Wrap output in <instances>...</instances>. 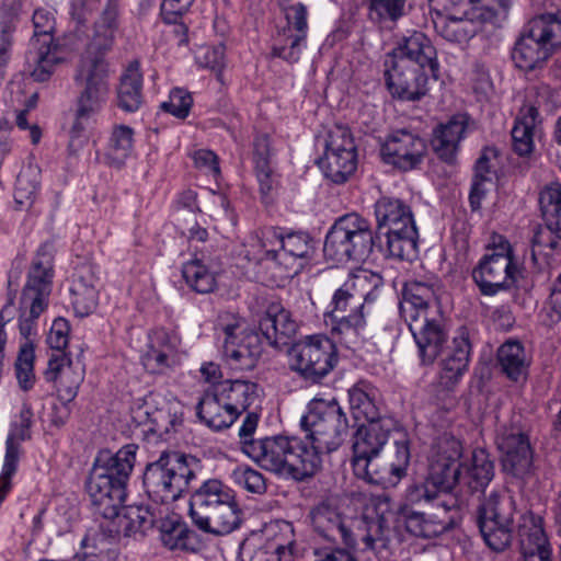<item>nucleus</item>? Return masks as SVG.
Wrapping results in <instances>:
<instances>
[{"label": "nucleus", "mask_w": 561, "mask_h": 561, "mask_svg": "<svg viewBox=\"0 0 561 561\" xmlns=\"http://www.w3.org/2000/svg\"><path fill=\"white\" fill-rule=\"evenodd\" d=\"M231 478L237 485L250 493L263 494L266 491L263 474L249 466H238L232 471Z\"/></svg>", "instance_id": "60"}, {"label": "nucleus", "mask_w": 561, "mask_h": 561, "mask_svg": "<svg viewBox=\"0 0 561 561\" xmlns=\"http://www.w3.org/2000/svg\"><path fill=\"white\" fill-rule=\"evenodd\" d=\"M510 2H492L486 5L483 2H453V11L446 15L447 24L442 30V35L449 42L463 43L476 35V24L490 23L500 25L507 18Z\"/></svg>", "instance_id": "14"}, {"label": "nucleus", "mask_w": 561, "mask_h": 561, "mask_svg": "<svg viewBox=\"0 0 561 561\" xmlns=\"http://www.w3.org/2000/svg\"><path fill=\"white\" fill-rule=\"evenodd\" d=\"M283 240L284 228L282 227L270 226L262 230L260 242L262 249L265 251V257L275 261L279 265Z\"/></svg>", "instance_id": "62"}, {"label": "nucleus", "mask_w": 561, "mask_h": 561, "mask_svg": "<svg viewBox=\"0 0 561 561\" xmlns=\"http://www.w3.org/2000/svg\"><path fill=\"white\" fill-rule=\"evenodd\" d=\"M461 455L462 446L459 440L450 438L439 443L427 472L432 480L440 484V488L446 489L449 493L455 492L456 497H458L461 473V463H459Z\"/></svg>", "instance_id": "27"}, {"label": "nucleus", "mask_w": 561, "mask_h": 561, "mask_svg": "<svg viewBox=\"0 0 561 561\" xmlns=\"http://www.w3.org/2000/svg\"><path fill=\"white\" fill-rule=\"evenodd\" d=\"M34 35L30 41L26 60L31 67L32 78L37 82L47 81L54 72L55 65L61 62L60 45L55 42L56 19L48 8L36 9L32 16Z\"/></svg>", "instance_id": "13"}, {"label": "nucleus", "mask_w": 561, "mask_h": 561, "mask_svg": "<svg viewBox=\"0 0 561 561\" xmlns=\"http://www.w3.org/2000/svg\"><path fill=\"white\" fill-rule=\"evenodd\" d=\"M307 37L295 33L287 32L283 35L279 32L278 38L272 46V57L279 58L290 65L299 61L302 50L307 47Z\"/></svg>", "instance_id": "49"}, {"label": "nucleus", "mask_w": 561, "mask_h": 561, "mask_svg": "<svg viewBox=\"0 0 561 561\" xmlns=\"http://www.w3.org/2000/svg\"><path fill=\"white\" fill-rule=\"evenodd\" d=\"M83 378V370L73 366L71 369H66L64 375L53 382L62 403H70L76 399Z\"/></svg>", "instance_id": "58"}, {"label": "nucleus", "mask_w": 561, "mask_h": 561, "mask_svg": "<svg viewBox=\"0 0 561 561\" xmlns=\"http://www.w3.org/2000/svg\"><path fill=\"white\" fill-rule=\"evenodd\" d=\"M351 286L366 290L364 294V301H374L377 298V291L383 286V278L379 273L362 270L354 275V280Z\"/></svg>", "instance_id": "63"}, {"label": "nucleus", "mask_w": 561, "mask_h": 561, "mask_svg": "<svg viewBox=\"0 0 561 561\" xmlns=\"http://www.w3.org/2000/svg\"><path fill=\"white\" fill-rule=\"evenodd\" d=\"M225 404L237 414V419L257 399V383L245 380H225L215 386Z\"/></svg>", "instance_id": "41"}, {"label": "nucleus", "mask_w": 561, "mask_h": 561, "mask_svg": "<svg viewBox=\"0 0 561 561\" xmlns=\"http://www.w3.org/2000/svg\"><path fill=\"white\" fill-rule=\"evenodd\" d=\"M259 330L267 346L283 351L291 345L289 342L296 334L297 322L280 302H271L259 320Z\"/></svg>", "instance_id": "29"}, {"label": "nucleus", "mask_w": 561, "mask_h": 561, "mask_svg": "<svg viewBox=\"0 0 561 561\" xmlns=\"http://www.w3.org/2000/svg\"><path fill=\"white\" fill-rule=\"evenodd\" d=\"M300 427L325 453L335 451L346 439L350 424L337 401H319L309 405L300 419Z\"/></svg>", "instance_id": "12"}, {"label": "nucleus", "mask_w": 561, "mask_h": 561, "mask_svg": "<svg viewBox=\"0 0 561 561\" xmlns=\"http://www.w3.org/2000/svg\"><path fill=\"white\" fill-rule=\"evenodd\" d=\"M378 250L387 259L412 261L417 256L419 230L411 206L403 199L382 196L374 205Z\"/></svg>", "instance_id": "3"}, {"label": "nucleus", "mask_w": 561, "mask_h": 561, "mask_svg": "<svg viewBox=\"0 0 561 561\" xmlns=\"http://www.w3.org/2000/svg\"><path fill=\"white\" fill-rule=\"evenodd\" d=\"M141 359L150 373L165 374L178 364L175 339L163 329L153 331Z\"/></svg>", "instance_id": "36"}, {"label": "nucleus", "mask_w": 561, "mask_h": 561, "mask_svg": "<svg viewBox=\"0 0 561 561\" xmlns=\"http://www.w3.org/2000/svg\"><path fill=\"white\" fill-rule=\"evenodd\" d=\"M405 2H368V18L381 27H391L403 14Z\"/></svg>", "instance_id": "55"}, {"label": "nucleus", "mask_w": 561, "mask_h": 561, "mask_svg": "<svg viewBox=\"0 0 561 561\" xmlns=\"http://www.w3.org/2000/svg\"><path fill=\"white\" fill-rule=\"evenodd\" d=\"M471 355L469 331L461 327L453 339V345L447 356L440 362L439 381L451 389L468 369Z\"/></svg>", "instance_id": "34"}, {"label": "nucleus", "mask_w": 561, "mask_h": 561, "mask_svg": "<svg viewBox=\"0 0 561 561\" xmlns=\"http://www.w3.org/2000/svg\"><path fill=\"white\" fill-rule=\"evenodd\" d=\"M161 540L170 550L196 552L203 547L199 535L185 523H170L163 525Z\"/></svg>", "instance_id": "47"}, {"label": "nucleus", "mask_w": 561, "mask_h": 561, "mask_svg": "<svg viewBox=\"0 0 561 561\" xmlns=\"http://www.w3.org/2000/svg\"><path fill=\"white\" fill-rule=\"evenodd\" d=\"M134 148V129L127 125H115L112 129L105 159L114 168H122L130 157Z\"/></svg>", "instance_id": "46"}, {"label": "nucleus", "mask_w": 561, "mask_h": 561, "mask_svg": "<svg viewBox=\"0 0 561 561\" xmlns=\"http://www.w3.org/2000/svg\"><path fill=\"white\" fill-rule=\"evenodd\" d=\"M201 460L176 450H163L142 473L147 495L156 503H172L191 488L201 470Z\"/></svg>", "instance_id": "4"}, {"label": "nucleus", "mask_w": 561, "mask_h": 561, "mask_svg": "<svg viewBox=\"0 0 561 561\" xmlns=\"http://www.w3.org/2000/svg\"><path fill=\"white\" fill-rule=\"evenodd\" d=\"M161 413L164 411H157L153 419L150 417V413L142 405L131 408V419L137 425H146L149 423L147 432H152L159 436L170 434L169 422L161 421Z\"/></svg>", "instance_id": "64"}, {"label": "nucleus", "mask_w": 561, "mask_h": 561, "mask_svg": "<svg viewBox=\"0 0 561 561\" xmlns=\"http://www.w3.org/2000/svg\"><path fill=\"white\" fill-rule=\"evenodd\" d=\"M188 515L199 530L214 536L229 535L242 524L236 492L219 479H207L191 493Z\"/></svg>", "instance_id": "2"}, {"label": "nucleus", "mask_w": 561, "mask_h": 561, "mask_svg": "<svg viewBox=\"0 0 561 561\" xmlns=\"http://www.w3.org/2000/svg\"><path fill=\"white\" fill-rule=\"evenodd\" d=\"M517 537L524 561H552V546L542 516L524 513L518 522Z\"/></svg>", "instance_id": "25"}, {"label": "nucleus", "mask_w": 561, "mask_h": 561, "mask_svg": "<svg viewBox=\"0 0 561 561\" xmlns=\"http://www.w3.org/2000/svg\"><path fill=\"white\" fill-rule=\"evenodd\" d=\"M286 352L289 369L310 383H320L339 362L336 345L325 334L302 336Z\"/></svg>", "instance_id": "8"}, {"label": "nucleus", "mask_w": 561, "mask_h": 561, "mask_svg": "<svg viewBox=\"0 0 561 561\" xmlns=\"http://www.w3.org/2000/svg\"><path fill=\"white\" fill-rule=\"evenodd\" d=\"M222 356L230 368L236 370H251L256 366L247 347L239 341L224 342Z\"/></svg>", "instance_id": "59"}, {"label": "nucleus", "mask_w": 561, "mask_h": 561, "mask_svg": "<svg viewBox=\"0 0 561 561\" xmlns=\"http://www.w3.org/2000/svg\"><path fill=\"white\" fill-rule=\"evenodd\" d=\"M311 525L317 534L325 540L355 548L359 534L354 531L356 524L366 525V534L360 535L365 548L374 549L377 541H383L388 530L387 517L382 513L377 519H353L342 515L339 508L323 501L311 508L309 513Z\"/></svg>", "instance_id": "6"}, {"label": "nucleus", "mask_w": 561, "mask_h": 561, "mask_svg": "<svg viewBox=\"0 0 561 561\" xmlns=\"http://www.w3.org/2000/svg\"><path fill=\"white\" fill-rule=\"evenodd\" d=\"M519 273L516 261L504 256L483 255L472 270V279L483 296H495L500 291L510 290L517 283Z\"/></svg>", "instance_id": "19"}, {"label": "nucleus", "mask_w": 561, "mask_h": 561, "mask_svg": "<svg viewBox=\"0 0 561 561\" xmlns=\"http://www.w3.org/2000/svg\"><path fill=\"white\" fill-rule=\"evenodd\" d=\"M138 446L127 444L115 454L99 451L87 482V492L95 516L111 518L126 497V486L133 472Z\"/></svg>", "instance_id": "1"}, {"label": "nucleus", "mask_w": 561, "mask_h": 561, "mask_svg": "<svg viewBox=\"0 0 561 561\" xmlns=\"http://www.w3.org/2000/svg\"><path fill=\"white\" fill-rule=\"evenodd\" d=\"M393 423L373 422L362 424L353 435V471L367 474L369 460L377 458L388 442L390 428Z\"/></svg>", "instance_id": "26"}, {"label": "nucleus", "mask_w": 561, "mask_h": 561, "mask_svg": "<svg viewBox=\"0 0 561 561\" xmlns=\"http://www.w3.org/2000/svg\"><path fill=\"white\" fill-rule=\"evenodd\" d=\"M121 505L117 507V514L110 519L115 520L117 531L124 533L125 536L145 534L152 528L154 524V515L148 506L127 505L119 512Z\"/></svg>", "instance_id": "44"}, {"label": "nucleus", "mask_w": 561, "mask_h": 561, "mask_svg": "<svg viewBox=\"0 0 561 561\" xmlns=\"http://www.w3.org/2000/svg\"><path fill=\"white\" fill-rule=\"evenodd\" d=\"M319 167L324 175L336 184H342L357 168V152L351 130L342 125L334 126L325 140L324 157Z\"/></svg>", "instance_id": "15"}, {"label": "nucleus", "mask_w": 561, "mask_h": 561, "mask_svg": "<svg viewBox=\"0 0 561 561\" xmlns=\"http://www.w3.org/2000/svg\"><path fill=\"white\" fill-rule=\"evenodd\" d=\"M35 346L32 342H23L20 346L15 363L14 375L19 388L23 392L31 391L36 382L34 370Z\"/></svg>", "instance_id": "48"}, {"label": "nucleus", "mask_w": 561, "mask_h": 561, "mask_svg": "<svg viewBox=\"0 0 561 561\" xmlns=\"http://www.w3.org/2000/svg\"><path fill=\"white\" fill-rule=\"evenodd\" d=\"M378 242L370 221L358 213L337 217L325 234L324 256L340 264L365 262Z\"/></svg>", "instance_id": "5"}, {"label": "nucleus", "mask_w": 561, "mask_h": 561, "mask_svg": "<svg viewBox=\"0 0 561 561\" xmlns=\"http://www.w3.org/2000/svg\"><path fill=\"white\" fill-rule=\"evenodd\" d=\"M501 371L512 381L525 380L528 375L529 359L525 347L518 340L505 341L496 352Z\"/></svg>", "instance_id": "40"}, {"label": "nucleus", "mask_w": 561, "mask_h": 561, "mask_svg": "<svg viewBox=\"0 0 561 561\" xmlns=\"http://www.w3.org/2000/svg\"><path fill=\"white\" fill-rule=\"evenodd\" d=\"M561 48V15L543 13L533 18L512 51L516 67L524 71L541 68Z\"/></svg>", "instance_id": "7"}, {"label": "nucleus", "mask_w": 561, "mask_h": 561, "mask_svg": "<svg viewBox=\"0 0 561 561\" xmlns=\"http://www.w3.org/2000/svg\"><path fill=\"white\" fill-rule=\"evenodd\" d=\"M386 88L390 95L401 102L421 101L430 91L431 81L439 77H432L430 70L412 67L385 59L383 62Z\"/></svg>", "instance_id": "17"}, {"label": "nucleus", "mask_w": 561, "mask_h": 561, "mask_svg": "<svg viewBox=\"0 0 561 561\" xmlns=\"http://www.w3.org/2000/svg\"><path fill=\"white\" fill-rule=\"evenodd\" d=\"M515 512V499L507 490L492 491L478 505L476 524L491 550L502 552L512 543Z\"/></svg>", "instance_id": "9"}, {"label": "nucleus", "mask_w": 561, "mask_h": 561, "mask_svg": "<svg viewBox=\"0 0 561 561\" xmlns=\"http://www.w3.org/2000/svg\"><path fill=\"white\" fill-rule=\"evenodd\" d=\"M554 93L549 85L537 88L535 104L522 108L511 130L512 149L519 157H529L535 150V126L539 116V108H552Z\"/></svg>", "instance_id": "20"}, {"label": "nucleus", "mask_w": 561, "mask_h": 561, "mask_svg": "<svg viewBox=\"0 0 561 561\" xmlns=\"http://www.w3.org/2000/svg\"><path fill=\"white\" fill-rule=\"evenodd\" d=\"M314 248V240L309 232L284 228L280 265L285 267L287 276L299 273L304 265L301 261L311 259Z\"/></svg>", "instance_id": "37"}, {"label": "nucleus", "mask_w": 561, "mask_h": 561, "mask_svg": "<svg viewBox=\"0 0 561 561\" xmlns=\"http://www.w3.org/2000/svg\"><path fill=\"white\" fill-rule=\"evenodd\" d=\"M260 415L248 412L239 428L241 451L262 469L286 479L289 436L274 435L254 438Z\"/></svg>", "instance_id": "10"}, {"label": "nucleus", "mask_w": 561, "mask_h": 561, "mask_svg": "<svg viewBox=\"0 0 561 561\" xmlns=\"http://www.w3.org/2000/svg\"><path fill=\"white\" fill-rule=\"evenodd\" d=\"M419 482L423 489L424 495L426 496V503H433L437 508H442L446 514L458 511V497L450 495L446 489L440 488V484L435 480H432L428 474Z\"/></svg>", "instance_id": "52"}, {"label": "nucleus", "mask_w": 561, "mask_h": 561, "mask_svg": "<svg viewBox=\"0 0 561 561\" xmlns=\"http://www.w3.org/2000/svg\"><path fill=\"white\" fill-rule=\"evenodd\" d=\"M425 153V140L417 133L407 128L396 129L389 134L380 149L382 160L402 172L416 169Z\"/></svg>", "instance_id": "18"}, {"label": "nucleus", "mask_w": 561, "mask_h": 561, "mask_svg": "<svg viewBox=\"0 0 561 561\" xmlns=\"http://www.w3.org/2000/svg\"><path fill=\"white\" fill-rule=\"evenodd\" d=\"M438 289L436 277H430L426 280H408L403 286V301L400 305L404 320L431 314Z\"/></svg>", "instance_id": "32"}, {"label": "nucleus", "mask_w": 561, "mask_h": 561, "mask_svg": "<svg viewBox=\"0 0 561 561\" xmlns=\"http://www.w3.org/2000/svg\"><path fill=\"white\" fill-rule=\"evenodd\" d=\"M350 409L355 420L368 423H393V420L382 414V404L378 400V390L368 381L359 380L348 391Z\"/></svg>", "instance_id": "35"}, {"label": "nucleus", "mask_w": 561, "mask_h": 561, "mask_svg": "<svg viewBox=\"0 0 561 561\" xmlns=\"http://www.w3.org/2000/svg\"><path fill=\"white\" fill-rule=\"evenodd\" d=\"M408 533L420 538H435L451 528L454 516L438 518L413 510L402 512Z\"/></svg>", "instance_id": "43"}, {"label": "nucleus", "mask_w": 561, "mask_h": 561, "mask_svg": "<svg viewBox=\"0 0 561 561\" xmlns=\"http://www.w3.org/2000/svg\"><path fill=\"white\" fill-rule=\"evenodd\" d=\"M280 9L286 20L283 35L290 32L308 36V8L302 2H284Z\"/></svg>", "instance_id": "54"}, {"label": "nucleus", "mask_w": 561, "mask_h": 561, "mask_svg": "<svg viewBox=\"0 0 561 561\" xmlns=\"http://www.w3.org/2000/svg\"><path fill=\"white\" fill-rule=\"evenodd\" d=\"M385 59L420 67L430 70L432 77H439L437 51L423 32L414 31L409 36H403L397 46L386 54Z\"/></svg>", "instance_id": "21"}, {"label": "nucleus", "mask_w": 561, "mask_h": 561, "mask_svg": "<svg viewBox=\"0 0 561 561\" xmlns=\"http://www.w3.org/2000/svg\"><path fill=\"white\" fill-rule=\"evenodd\" d=\"M419 350L422 365H432L442 353L447 333L431 314L405 320Z\"/></svg>", "instance_id": "30"}, {"label": "nucleus", "mask_w": 561, "mask_h": 561, "mask_svg": "<svg viewBox=\"0 0 561 561\" xmlns=\"http://www.w3.org/2000/svg\"><path fill=\"white\" fill-rule=\"evenodd\" d=\"M185 284L197 294H209L217 288V273L203 259L194 257L182 265Z\"/></svg>", "instance_id": "45"}, {"label": "nucleus", "mask_w": 561, "mask_h": 561, "mask_svg": "<svg viewBox=\"0 0 561 561\" xmlns=\"http://www.w3.org/2000/svg\"><path fill=\"white\" fill-rule=\"evenodd\" d=\"M494 478V462L483 448L472 451L468 462L461 463L459 480V506L468 502V497L482 494Z\"/></svg>", "instance_id": "28"}, {"label": "nucleus", "mask_w": 561, "mask_h": 561, "mask_svg": "<svg viewBox=\"0 0 561 561\" xmlns=\"http://www.w3.org/2000/svg\"><path fill=\"white\" fill-rule=\"evenodd\" d=\"M107 78L108 72L100 65L90 61L78 65L75 81L81 90L70 129L69 147L75 146L76 139L81 137L91 118L102 110L110 91Z\"/></svg>", "instance_id": "11"}, {"label": "nucleus", "mask_w": 561, "mask_h": 561, "mask_svg": "<svg viewBox=\"0 0 561 561\" xmlns=\"http://www.w3.org/2000/svg\"><path fill=\"white\" fill-rule=\"evenodd\" d=\"M288 446L286 479L304 482L321 470L324 450L307 433L304 437L289 436Z\"/></svg>", "instance_id": "24"}, {"label": "nucleus", "mask_w": 561, "mask_h": 561, "mask_svg": "<svg viewBox=\"0 0 561 561\" xmlns=\"http://www.w3.org/2000/svg\"><path fill=\"white\" fill-rule=\"evenodd\" d=\"M470 123L471 117L468 113H457L434 128L431 142L440 160L449 164L456 162L459 145L466 137Z\"/></svg>", "instance_id": "31"}, {"label": "nucleus", "mask_w": 561, "mask_h": 561, "mask_svg": "<svg viewBox=\"0 0 561 561\" xmlns=\"http://www.w3.org/2000/svg\"><path fill=\"white\" fill-rule=\"evenodd\" d=\"M144 78L138 60L129 62L121 76L117 88V106L126 113L137 112L144 104Z\"/></svg>", "instance_id": "39"}, {"label": "nucleus", "mask_w": 561, "mask_h": 561, "mask_svg": "<svg viewBox=\"0 0 561 561\" xmlns=\"http://www.w3.org/2000/svg\"><path fill=\"white\" fill-rule=\"evenodd\" d=\"M192 106L191 93L184 89L174 88L169 94V100L162 102L160 108L179 119H185L190 115Z\"/></svg>", "instance_id": "61"}, {"label": "nucleus", "mask_w": 561, "mask_h": 561, "mask_svg": "<svg viewBox=\"0 0 561 561\" xmlns=\"http://www.w3.org/2000/svg\"><path fill=\"white\" fill-rule=\"evenodd\" d=\"M330 333L345 344L354 343L367 325L365 306L324 320Z\"/></svg>", "instance_id": "42"}, {"label": "nucleus", "mask_w": 561, "mask_h": 561, "mask_svg": "<svg viewBox=\"0 0 561 561\" xmlns=\"http://www.w3.org/2000/svg\"><path fill=\"white\" fill-rule=\"evenodd\" d=\"M298 556L299 551L294 540L285 543L272 541L256 549L249 561H295Z\"/></svg>", "instance_id": "53"}, {"label": "nucleus", "mask_w": 561, "mask_h": 561, "mask_svg": "<svg viewBox=\"0 0 561 561\" xmlns=\"http://www.w3.org/2000/svg\"><path fill=\"white\" fill-rule=\"evenodd\" d=\"M496 444L503 455V470L507 474L524 479L530 473L534 453L529 436L519 422L502 425L497 431Z\"/></svg>", "instance_id": "16"}, {"label": "nucleus", "mask_w": 561, "mask_h": 561, "mask_svg": "<svg viewBox=\"0 0 561 561\" xmlns=\"http://www.w3.org/2000/svg\"><path fill=\"white\" fill-rule=\"evenodd\" d=\"M351 283H344L332 295L331 301L324 312V320L336 318L341 313L348 312L353 307L365 306V301L357 299L352 293Z\"/></svg>", "instance_id": "56"}, {"label": "nucleus", "mask_w": 561, "mask_h": 561, "mask_svg": "<svg viewBox=\"0 0 561 561\" xmlns=\"http://www.w3.org/2000/svg\"><path fill=\"white\" fill-rule=\"evenodd\" d=\"M115 36L111 31L95 30L94 36L88 44L84 54L82 55L79 65L88 61L102 66L103 70L108 72V65L105 60V55L111 50L114 44Z\"/></svg>", "instance_id": "51"}, {"label": "nucleus", "mask_w": 561, "mask_h": 561, "mask_svg": "<svg viewBox=\"0 0 561 561\" xmlns=\"http://www.w3.org/2000/svg\"><path fill=\"white\" fill-rule=\"evenodd\" d=\"M366 470L367 474H362L359 471H354V474L370 484L380 485L382 488L396 486L402 480L400 474H396V472H393L390 462L380 467L376 458L369 460V465Z\"/></svg>", "instance_id": "57"}, {"label": "nucleus", "mask_w": 561, "mask_h": 561, "mask_svg": "<svg viewBox=\"0 0 561 561\" xmlns=\"http://www.w3.org/2000/svg\"><path fill=\"white\" fill-rule=\"evenodd\" d=\"M48 304L41 302L39 300H26L20 298V316H19V330L24 342H32L33 336L37 332V320L39 316L47 309Z\"/></svg>", "instance_id": "50"}, {"label": "nucleus", "mask_w": 561, "mask_h": 561, "mask_svg": "<svg viewBox=\"0 0 561 561\" xmlns=\"http://www.w3.org/2000/svg\"><path fill=\"white\" fill-rule=\"evenodd\" d=\"M54 259L53 245L49 243L41 244L32 259L21 298L49 302L55 276Z\"/></svg>", "instance_id": "23"}, {"label": "nucleus", "mask_w": 561, "mask_h": 561, "mask_svg": "<svg viewBox=\"0 0 561 561\" xmlns=\"http://www.w3.org/2000/svg\"><path fill=\"white\" fill-rule=\"evenodd\" d=\"M98 280L93 264L83 263L76 268L70 287L71 305L76 316L83 318L95 310L99 300Z\"/></svg>", "instance_id": "33"}, {"label": "nucleus", "mask_w": 561, "mask_h": 561, "mask_svg": "<svg viewBox=\"0 0 561 561\" xmlns=\"http://www.w3.org/2000/svg\"><path fill=\"white\" fill-rule=\"evenodd\" d=\"M196 415L203 424L215 432L229 428L237 420V414L225 404L224 398L215 387H210L199 398Z\"/></svg>", "instance_id": "38"}, {"label": "nucleus", "mask_w": 561, "mask_h": 561, "mask_svg": "<svg viewBox=\"0 0 561 561\" xmlns=\"http://www.w3.org/2000/svg\"><path fill=\"white\" fill-rule=\"evenodd\" d=\"M539 208L546 228L550 233L545 232L539 228L531 240V257L536 261V249L548 247L554 249L557 241L551 234L561 239V184L559 182H551L545 185L539 192Z\"/></svg>", "instance_id": "22"}]
</instances>
